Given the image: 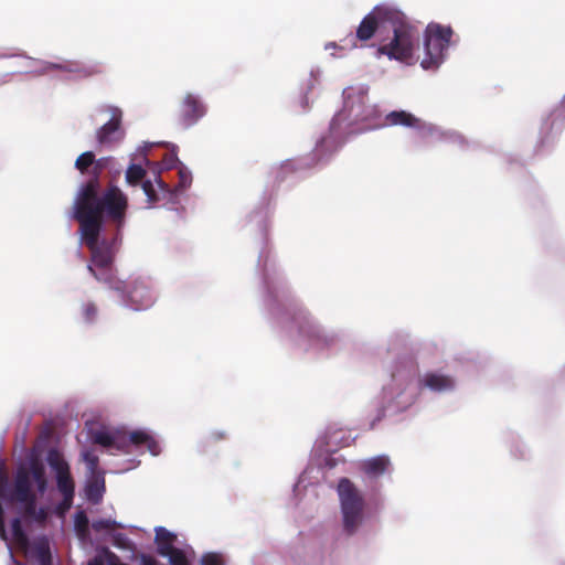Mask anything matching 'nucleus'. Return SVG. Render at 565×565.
<instances>
[{"label":"nucleus","mask_w":565,"mask_h":565,"mask_svg":"<svg viewBox=\"0 0 565 565\" xmlns=\"http://www.w3.org/2000/svg\"><path fill=\"white\" fill-rule=\"evenodd\" d=\"M391 29L392 38H383L377 46V55H385L390 60L408 62L418 44V29L399 10L388 6H376L360 22L355 40L366 42L376 32Z\"/></svg>","instance_id":"1"},{"label":"nucleus","mask_w":565,"mask_h":565,"mask_svg":"<svg viewBox=\"0 0 565 565\" xmlns=\"http://www.w3.org/2000/svg\"><path fill=\"white\" fill-rule=\"evenodd\" d=\"M102 184L85 182L79 186L73 205V218L79 224V234L99 237L106 216L119 231L128 210L127 195L114 184L100 193Z\"/></svg>","instance_id":"2"},{"label":"nucleus","mask_w":565,"mask_h":565,"mask_svg":"<svg viewBox=\"0 0 565 565\" xmlns=\"http://www.w3.org/2000/svg\"><path fill=\"white\" fill-rule=\"evenodd\" d=\"M81 241L90 253L87 264L90 275L109 289L124 294L127 289V281L117 277V269L115 267L118 237L99 241V237L81 235Z\"/></svg>","instance_id":"3"},{"label":"nucleus","mask_w":565,"mask_h":565,"mask_svg":"<svg viewBox=\"0 0 565 565\" xmlns=\"http://www.w3.org/2000/svg\"><path fill=\"white\" fill-rule=\"evenodd\" d=\"M338 494L343 515V526L349 534H353L363 516L364 499L354 483L342 478L338 484Z\"/></svg>","instance_id":"4"},{"label":"nucleus","mask_w":565,"mask_h":565,"mask_svg":"<svg viewBox=\"0 0 565 565\" xmlns=\"http://www.w3.org/2000/svg\"><path fill=\"white\" fill-rule=\"evenodd\" d=\"M32 482L36 484L38 491L44 493L47 487L45 469L38 459H31L28 466H20L14 477L12 500L24 501L34 493Z\"/></svg>","instance_id":"5"},{"label":"nucleus","mask_w":565,"mask_h":565,"mask_svg":"<svg viewBox=\"0 0 565 565\" xmlns=\"http://www.w3.org/2000/svg\"><path fill=\"white\" fill-rule=\"evenodd\" d=\"M49 466L55 471L57 490L62 495H75V482L70 466L56 449H51L46 457Z\"/></svg>","instance_id":"6"},{"label":"nucleus","mask_w":565,"mask_h":565,"mask_svg":"<svg viewBox=\"0 0 565 565\" xmlns=\"http://www.w3.org/2000/svg\"><path fill=\"white\" fill-rule=\"evenodd\" d=\"M109 111L110 119L96 131V139L100 146H110L124 136L121 129L122 111L118 107H109Z\"/></svg>","instance_id":"7"},{"label":"nucleus","mask_w":565,"mask_h":565,"mask_svg":"<svg viewBox=\"0 0 565 565\" xmlns=\"http://www.w3.org/2000/svg\"><path fill=\"white\" fill-rule=\"evenodd\" d=\"M119 295L127 299L136 310L147 309L154 302L153 291L142 280L127 282L126 291Z\"/></svg>","instance_id":"8"},{"label":"nucleus","mask_w":565,"mask_h":565,"mask_svg":"<svg viewBox=\"0 0 565 565\" xmlns=\"http://www.w3.org/2000/svg\"><path fill=\"white\" fill-rule=\"evenodd\" d=\"M206 113L205 106L193 94H186L180 107L179 122L183 128L196 124Z\"/></svg>","instance_id":"9"},{"label":"nucleus","mask_w":565,"mask_h":565,"mask_svg":"<svg viewBox=\"0 0 565 565\" xmlns=\"http://www.w3.org/2000/svg\"><path fill=\"white\" fill-rule=\"evenodd\" d=\"M424 46L426 55L422 61V66L426 70L438 66L443 62L448 46L427 32H425Z\"/></svg>","instance_id":"10"},{"label":"nucleus","mask_w":565,"mask_h":565,"mask_svg":"<svg viewBox=\"0 0 565 565\" xmlns=\"http://www.w3.org/2000/svg\"><path fill=\"white\" fill-rule=\"evenodd\" d=\"M419 386L429 388L433 392L444 393L455 388V380L449 375L428 372L419 381Z\"/></svg>","instance_id":"11"},{"label":"nucleus","mask_w":565,"mask_h":565,"mask_svg":"<svg viewBox=\"0 0 565 565\" xmlns=\"http://www.w3.org/2000/svg\"><path fill=\"white\" fill-rule=\"evenodd\" d=\"M24 551L34 557L40 565H52L50 541L45 535L38 536L32 542L29 541V546Z\"/></svg>","instance_id":"12"},{"label":"nucleus","mask_w":565,"mask_h":565,"mask_svg":"<svg viewBox=\"0 0 565 565\" xmlns=\"http://www.w3.org/2000/svg\"><path fill=\"white\" fill-rule=\"evenodd\" d=\"M177 540V534L166 527L158 526L154 529V544L160 556L164 557L171 554L173 550H177L178 547L174 546Z\"/></svg>","instance_id":"13"},{"label":"nucleus","mask_w":565,"mask_h":565,"mask_svg":"<svg viewBox=\"0 0 565 565\" xmlns=\"http://www.w3.org/2000/svg\"><path fill=\"white\" fill-rule=\"evenodd\" d=\"M391 466V460L385 455L375 456L361 462L360 469L366 476L377 478L384 475Z\"/></svg>","instance_id":"14"},{"label":"nucleus","mask_w":565,"mask_h":565,"mask_svg":"<svg viewBox=\"0 0 565 565\" xmlns=\"http://www.w3.org/2000/svg\"><path fill=\"white\" fill-rule=\"evenodd\" d=\"M121 439L126 443L124 452H128V446L131 444L135 446H147L148 450L154 456L159 454L158 443L143 430L131 431L127 438Z\"/></svg>","instance_id":"15"},{"label":"nucleus","mask_w":565,"mask_h":565,"mask_svg":"<svg viewBox=\"0 0 565 565\" xmlns=\"http://www.w3.org/2000/svg\"><path fill=\"white\" fill-rule=\"evenodd\" d=\"M86 565H129L107 546L96 547V553L90 557Z\"/></svg>","instance_id":"16"},{"label":"nucleus","mask_w":565,"mask_h":565,"mask_svg":"<svg viewBox=\"0 0 565 565\" xmlns=\"http://www.w3.org/2000/svg\"><path fill=\"white\" fill-rule=\"evenodd\" d=\"M106 491L104 473L92 476L85 488L86 498L93 504H98Z\"/></svg>","instance_id":"17"},{"label":"nucleus","mask_w":565,"mask_h":565,"mask_svg":"<svg viewBox=\"0 0 565 565\" xmlns=\"http://www.w3.org/2000/svg\"><path fill=\"white\" fill-rule=\"evenodd\" d=\"M420 120L405 110H393L385 116V125L419 127Z\"/></svg>","instance_id":"18"},{"label":"nucleus","mask_w":565,"mask_h":565,"mask_svg":"<svg viewBox=\"0 0 565 565\" xmlns=\"http://www.w3.org/2000/svg\"><path fill=\"white\" fill-rule=\"evenodd\" d=\"M94 444L100 445L106 448H115L117 450H125L126 443L120 438L116 437L106 431H96L93 435Z\"/></svg>","instance_id":"19"},{"label":"nucleus","mask_w":565,"mask_h":565,"mask_svg":"<svg viewBox=\"0 0 565 565\" xmlns=\"http://www.w3.org/2000/svg\"><path fill=\"white\" fill-rule=\"evenodd\" d=\"M426 32L449 46L452 36V30L450 26H444L438 23H430L428 24Z\"/></svg>","instance_id":"20"},{"label":"nucleus","mask_w":565,"mask_h":565,"mask_svg":"<svg viewBox=\"0 0 565 565\" xmlns=\"http://www.w3.org/2000/svg\"><path fill=\"white\" fill-rule=\"evenodd\" d=\"M11 531L17 545L22 550H26L29 546V537L24 532L21 520L19 518L12 520Z\"/></svg>","instance_id":"21"},{"label":"nucleus","mask_w":565,"mask_h":565,"mask_svg":"<svg viewBox=\"0 0 565 565\" xmlns=\"http://www.w3.org/2000/svg\"><path fill=\"white\" fill-rule=\"evenodd\" d=\"M94 163V152L86 151L77 157V159L75 160V168L81 172V174L88 175V178H90V169L93 168Z\"/></svg>","instance_id":"22"},{"label":"nucleus","mask_w":565,"mask_h":565,"mask_svg":"<svg viewBox=\"0 0 565 565\" xmlns=\"http://www.w3.org/2000/svg\"><path fill=\"white\" fill-rule=\"evenodd\" d=\"M82 458L86 463L87 470L90 476L103 473L102 471H99V457L95 454L94 450L83 451Z\"/></svg>","instance_id":"23"},{"label":"nucleus","mask_w":565,"mask_h":565,"mask_svg":"<svg viewBox=\"0 0 565 565\" xmlns=\"http://www.w3.org/2000/svg\"><path fill=\"white\" fill-rule=\"evenodd\" d=\"M146 175V170L139 164H130L126 171V181L130 185L139 184Z\"/></svg>","instance_id":"24"},{"label":"nucleus","mask_w":565,"mask_h":565,"mask_svg":"<svg viewBox=\"0 0 565 565\" xmlns=\"http://www.w3.org/2000/svg\"><path fill=\"white\" fill-rule=\"evenodd\" d=\"M89 521L85 511L76 512L74 516V527L78 536L85 537L88 534Z\"/></svg>","instance_id":"25"},{"label":"nucleus","mask_w":565,"mask_h":565,"mask_svg":"<svg viewBox=\"0 0 565 565\" xmlns=\"http://www.w3.org/2000/svg\"><path fill=\"white\" fill-rule=\"evenodd\" d=\"M92 527L96 532H102V531L110 532V531H115L117 529H122L124 526L120 523H118L117 521L111 520V519H98V520L93 521Z\"/></svg>","instance_id":"26"},{"label":"nucleus","mask_w":565,"mask_h":565,"mask_svg":"<svg viewBox=\"0 0 565 565\" xmlns=\"http://www.w3.org/2000/svg\"><path fill=\"white\" fill-rule=\"evenodd\" d=\"M164 557L169 559L170 565H192L185 551L179 547L177 550H173L171 554L166 555Z\"/></svg>","instance_id":"27"},{"label":"nucleus","mask_w":565,"mask_h":565,"mask_svg":"<svg viewBox=\"0 0 565 565\" xmlns=\"http://www.w3.org/2000/svg\"><path fill=\"white\" fill-rule=\"evenodd\" d=\"M97 315L98 308L95 302L86 301L82 305V316L86 322H94L97 318Z\"/></svg>","instance_id":"28"},{"label":"nucleus","mask_w":565,"mask_h":565,"mask_svg":"<svg viewBox=\"0 0 565 565\" xmlns=\"http://www.w3.org/2000/svg\"><path fill=\"white\" fill-rule=\"evenodd\" d=\"M201 565H225L224 556L217 552L204 553L200 559Z\"/></svg>","instance_id":"29"},{"label":"nucleus","mask_w":565,"mask_h":565,"mask_svg":"<svg viewBox=\"0 0 565 565\" xmlns=\"http://www.w3.org/2000/svg\"><path fill=\"white\" fill-rule=\"evenodd\" d=\"M141 185H142V190H143L145 194L147 195V201L149 204H154V203L160 202V200H161L160 195L156 191V189L150 180L143 181Z\"/></svg>","instance_id":"30"},{"label":"nucleus","mask_w":565,"mask_h":565,"mask_svg":"<svg viewBox=\"0 0 565 565\" xmlns=\"http://www.w3.org/2000/svg\"><path fill=\"white\" fill-rule=\"evenodd\" d=\"M106 161H107V159H105V158H102L98 160L95 159V163L93 164V168L90 169V178H88V180L86 182L96 181L97 184H100V174H102L103 169L106 167Z\"/></svg>","instance_id":"31"},{"label":"nucleus","mask_w":565,"mask_h":565,"mask_svg":"<svg viewBox=\"0 0 565 565\" xmlns=\"http://www.w3.org/2000/svg\"><path fill=\"white\" fill-rule=\"evenodd\" d=\"M191 182H192L191 172L188 171L184 168H181L179 170V183H178L177 189L178 190H185V189H188L191 185Z\"/></svg>","instance_id":"32"},{"label":"nucleus","mask_w":565,"mask_h":565,"mask_svg":"<svg viewBox=\"0 0 565 565\" xmlns=\"http://www.w3.org/2000/svg\"><path fill=\"white\" fill-rule=\"evenodd\" d=\"M19 502L24 504L25 515H28L30 518H33V515H35V511L38 509L35 494L31 495L30 498H28L24 501H19Z\"/></svg>","instance_id":"33"},{"label":"nucleus","mask_w":565,"mask_h":565,"mask_svg":"<svg viewBox=\"0 0 565 565\" xmlns=\"http://www.w3.org/2000/svg\"><path fill=\"white\" fill-rule=\"evenodd\" d=\"M62 501L56 507L58 515H64L73 505L74 495H62Z\"/></svg>","instance_id":"34"},{"label":"nucleus","mask_w":565,"mask_h":565,"mask_svg":"<svg viewBox=\"0 0 565 565\" xmlns=\"http://www.w3.org/2000/svg\"><path fill=\"white\" fill-rule=\"evenodd\" d=\"M135 558L138 561V565H161L154 556L147 553H138Z\"/></svg>","instance_id":"35"},{"label":"nucleus","mask_w":565,"mask_h":565,"mask_svg":"<svg viewBox=\"0 0 565 565\" xmlns=\"http://www.w3.org/2000/svg\"><path fill=\"white\" fill-rule=\"evenodd\" d=\"M49 516V511L46 508H39L35 511V515H33V520L40 524H45Z\"/></svg>","instance_id":"36"},{"label":"nucleus","mask_w":565,"mask_h":565,"mask_svg":"<svg viewBox=\"0 0 565 565\" xmlns=\"http://www.w3.org/2000/svg\"><path fill=\"white\" fill-rule=\"evenodd\" d=\"M113 541H114V544L118 547H126L127 545V542H128V539L125 534L122 533H116L114 536H113Z\"/></svg>","instance_id":"37"},{"label":"nucleus","mask_w":565,"mask_h":565,"mask_svg":"<svg viewBox=\"0 0 565 565\" xmlns=\"http://www.w3.org/2000/svg\"><path fill=\"white\" fill-rule=\"evenodd\" d=\"M100 73H102V68L98 66H95L87 71H84L85 76H92V75H96V74H100Z\"/></svg>","instance_id":"38"},{"label":"nucleus","mask_w":565,"mask_h":565,"mask_svg":"<svg viewBox=\"0 0 565 565\" xmlns=\"http://www.w3.org/2000/svg\"><path fill=\"white\" fill-rule=\"evenodd\" d=\"M226 436L224 433H213L212 434V438L216 441V440H221V439H224Z\"/></svg>","instance_id":"39"},{"label":"nucleus","mask_w":565,"mask_h":565,"mask_svg":"<svg viewBox=\"0 0 565 565\" xmlns=\"http://www.w3.org/2000/svg\"><path fill=\"white\" fill-rule=\"evenodd\" d=\"M158 185H159V189H160L163 193H166V192H168V191H169L168 185H167L162 180H159V181H158Z\"/></svg>","instance_id":"40"},{"label":"nucleus","mask_w":565,"mask_h":565,"mask_svg":"<svg viewBox=\"0 0 565 565\" xmlns=\"http://www.w3.org/2000/svg\"><path fill=\"white\" fill-rule=\"evenodd\" d=\"M350 113L353 114L355 117L362 116V114H360L359 111H354L353 107L350 108Z\"/></svg>","instance_id":"41"},{"label":"nucleus","mask_w":565,"mask_h":565,"mask_svg":"<svg viewBox=\"0 0 565 565\" xmlns=\"http://www.w3.org/2000/svg\"><path fill=\"white\" fill-rule=\"evenodd\" d=\"M561 107L563 108V111H565V95L564 98L562 99Z\"/></svg>","instance_id":"42"}]
</instances>
